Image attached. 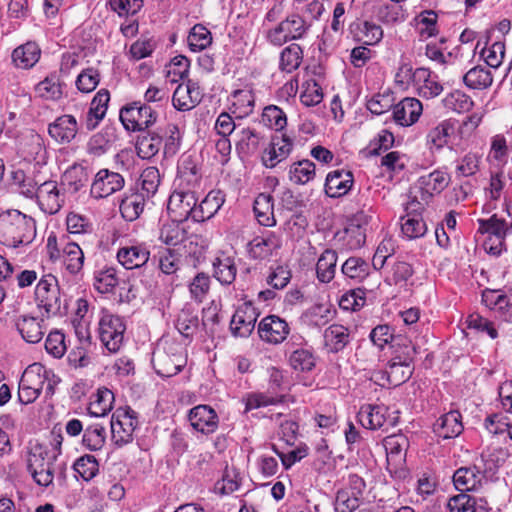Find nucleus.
<instances>
[{
  "label": "nucleus",
  "instance_id": "obj_28",
  "mask_svg": "<svg viewBox=\"0 0 512 512\" xmlns=\"http://www.w3.org/2000/svg\"><path fill=\"white\" fill-rule=\"evenodd\" d=\"M163 145V135L159 132L146 131L137 137L136 151L141 159L150 160L155 157Z\"/></svg>",
  "mask_w": 512,
  "mask_h": 512
},
{
  "label": "nucleus",
  "instance_id": "obj_53",
  "mask_svg": "<svg viewBox=\"0 0 512 512\" xmlns=\"http://www.w3.org/2000/svg\"><path fill=\"white\" fill-rule=\"evenodd\" d=\"M303 59V51L298 44H291L283 49L280 54L279 67L286 73L296 70Z\"/></svg>",
  "mask_w": 512,
  "mask_h": 512
},
{
  "label": "nucleus",
  "instance_id": "obj_26",
  "mask_svg": "<svg viewBox=\"0 0 512 512\" xmlns=\"http://www.w3.org/2000/svg\"><path fill=\"white\" fill-rule=\"evenodd\" d=\"M483 478L482 471L473 465L457 469L453 475V483L457 490L464 493L465 491L477 490Z\"/></svg>",
  "mask_w": 512,
  "mask_h": 512
},
{
  "label": "nucleus",
  "instance_id": "obj_19",
  "mask_svg": "<svg viewBox=\"0 0 512 512\" xmlns=\"http://www.w3.org/2000/svg\"><path fill=\"white\" fill-rule=\"evenodd\" d=\"M423 111L422 103L416 98L406 97L393 107L394 121L403 127L416 123Z\"/></svg>",
  "mask_w": 512,
  "mask_h": 512
},
{
  "label": "nucleus",
  "instance_id": "obj_40",
  "mask_svg": "<svg viewBox=\"0 0 512 512\" xmlns=\"http://www.w3.org/2000/svg\"><path fill=\"white\" fill-rule=\"evenodd\" d=\"M114 400L111 390L105 387L99 388L89 403V414L95 417L106 416L112 410Z\"/></svg>",
  "mask_w": 512,
  "mask_h": 512
},
{
  "label": "nucleus",
  "instance_id": "obj_22",
  "mask_svg": "<svg viewBox=\"0 0 512 512\" xmlns=\"http://www.w3.org/2000/svg\"><path fill=\"white\" fill-rule=\"evenodd\" d=\"M335 315L330 303H317L307 308L300 316V322L309 328H321L328 324Z\"/></svg>",
  "mask_w": 512,
  "mask_h": 512
},
{
  "label": "nucleus",
  "instance_id": "obj_17",
  "mask_svg": "<svg viewBox=\"0 0 512 512\" xmlns=\"http://www.w3.org/2000/svg\"><path fill=\"white\" fill-rule=\"evenodd\" d=\"M188 419L191 426L203 433L212 434L218 429L219 417L209 405H198L190 409Z\"/></svg>",
  "mask_w": 512,
  "mask_h": 512
},
{
  "label": "nucleus",
  "instance_id": "obj_29",
  "mask_svg": "<svg viewBox=\"0 0 512 512\" xmlns=\"http://www.w3.org/2000/svg\"><path fill=\"white\" fill-rule=\"evenodd\" d=\"M449 184V176L443 171L435 170L419 179L422 201H427L434 194L442 192Z\"/></svg>",
  "mask_w": 512,
  "mask_h": 512
},
{
  "label": "nucleus",
  "instance_id": "obj_11",
  "mask_svg": "<svg viewBox=\"0 0 512 512\" xmlns=\"http://www.w3.org/2000/svg\"><path fill=\"white\" fill-rule=\"evenodd\" d=\"M36 200L46 214H56L65 203V194L54 180H48L37 187Z\"/></svg>",
  "mask_w": 512,
  "mask_h": 512
},
{
  "label": "nucleus",
  "instance_id": "obj_39",
  "mask_svg": "<svg viewBox=\"0 0 512 512\" xmlns=\"http://www.w3.org/2000/svg\"><path fill=\"white\" fill-rule=\"evenodd\" d=\"M337 252L332 249H326L318 258L316 263V276L322 283H329L335 277Z\"/></svg>",
  "mask_w": 512,
  "mask_h": 512
},
{
  "label": "nucleus",
  "instance_id": "obj_42",
  "mask_svg": "<svg viewBox=\"0 0 512 512\" xmlns=\"http://www.w3.org/2000/svg\"><path fill=\"white\" fill-rule=\"evenodd\" d=\"M463 81L470 89L484 90L492 85L493 76L484 66L478 65L463 76Z\"/></svg>",
  "mask_w": 512,
  "mask_h": 512
},
{
  "label": "nucleus",
  "instance_id": "obj_37",
  "mask_svg": "<svg viewBox=\"0 0 512 512\" xmlns=\"http://www.w3.org/2000/svg\"><path fill=\"white\" fill-rule=\"evenodd\" d=\"M349 342V331L343 325H330L324 332L325 347L332 353L342 351Z\"/></svg>",
  "mask_w": 512,
  "mask_h": 512
},
{
  "label": "nucleus",
  "instance_id": "obj_56",
  "mask_svg": "<svg viewBox=\"0 0 512 512\" xmlns=\"http://www.w3.org/2000/svg\"><path fill=\"white\" fill-rule=\"evenodd\" d=\"M261 140L262 137L258 132L250 128H244L236 142L237 150L245 155L253 154L258 150Z\"/></svg>",
  "mask_w": 512,
  "mask_h": 512
},
{
  "label": "nucleus",
  "instance_id": "obj_41",
  "mask_svg": "<svg viewBox=\"0 0 512 512\" xmlns=\"http://www.w3.org/2000/svg\"><path fill=\"white\" fill-rule=\"evenodd\" d=\"M213 275L222 285H230L235 281L237 267L235 260L229 256L217 257L213 262Z\"/></svg>",
  "mask_w": 512,
  "mask_h": 512
},
{
  "label": "nucleus",
  "instance_id": "obj_35",
  "mask_svg": "<svg viewBox=\"0 0 512 512\" xmlns=\"http://www.w3.org/2000/svg\"><path fill=\"white\" fill-rule=\"evenodd\" d=\"M200 179L201 175L193 157L191 155L182 156L178 164L179 185L192 189L199 183Z\"/></svg>",
  "mask_w": 512,
  "mask_h": 512
},
{
  "label": "nucleus",
  "instance_id": "obj_2",
  "mask_svg": "<svg viewBox=\"0 0 512 512\" xmlns=\"http://www.w3.org/2000/svg\"><path fill=\"white\" fill-rule=\"evenodd\" d=\"M416 354V347L407 339L397 343L394 356L387 364L384 372L376 374L378 380H386L389 385L399 386L410 379L413 374V360Z\"/></svg>",
  "mask_w": 512,
  "mask_h": 512
},
{
  "label": "nucleus",
  "instance_id": "obj_44",
  "mask_svg": "<svg viewBox=\"0 0 512 512\" xmlns=\"http://www.w3.org/2000/svg\"><path fill=\"white\" fill-rule=\"evenodd\" d=\"M454 123L451 120H444L432 128L427 134V144L436 150L442 149L448 144L450 136L454 133Z\"/></svg>",
  "mask_w": 512,
  "mask_h": 512
},
{
  "label": "nucleus",
  "instance_id": "obj_34",
  "mask_svg": "<svg viewBox=\"0 0 512 512\" xmlns=\"http://www.w3.org/2000/svg\"><path fill=\"white\" fill-rule=\"evenodd\" d=\"M376 19L385 25H395L405 21L406 11L401 4L395 2L380 3L374 8Z\"/></svg>",
  "mask_w": 512,
  "mask_h": 512
},
{
  "label": "nucleus",
  "instance_id": "obj_51",
  "mask_svg": "<svg viewBox=\"0 0 512 512\" xmlns=\"http://www.w3.org/2000/svg\"><path fill=\"white\" fill-rule=\"evenodd\" d=\"M425 68L413 69L410 62L403 61L400 63L395 74V83L400 87H408L410 84L415 86L417 80H423Z\"/></svg>",
  "mask_w": 512,
  "mask_h": 512
},
{
  "label": "nucleus",
  "instance_id": "obj_21",
  "mask_svg": "<svg viewBox=\"0 0 512 512\" xmlns=\"http://www.w3.org/2000/svg\"><path fill=\"white\" fill-rule=\"evenodd\" d=\"M78 123L72 115H62L48 126L49 135L58 143H70L77 135Z\"/></svg>",
  "mask_w": 512,
  "mask_h": 512
},
{
  "label": "nucleus",
  "instance_id": "obj_5",
  "mask_svg": "<svg viewBox=\"0 0 512 512\" xmlns=\"http://www.w3.org/2000/svg\"><path fill=\"white\" fill-rule=\"evenodd\" d=\"M310 24L298 14H291L281 21L277 26L267 31L266 38L274 46L299 40L305 37L309 31Z\"/></svg>",
  "mask_w": 512,
  "mask_h": 512
},
{
  "label": "nucleus",
  "instance_id": "obj_52",
  "mask_svg": "<svg viewBox=\"0 0 512 512\" xmlns=\"http://www.w3.org/2000/svg\"><path fill=\"white\" fill-rule=\"evenodd\" d=\"M489 40L490 36L487 35L483 42L484 46L480 51V56L489 67L498 68L502 64L505 56V45L503 42L497 41L487 48L486 46Z\"/></svg>",
  "mask_w": 512,
  "mask_h": 512
},
{
  "label": "nucleus",
  "instance_id": "obj_9",
  "mask_svg": "<svg viewBox=\"0 0 512 512\" xmlns=\"http://www.w3.org/2000/svg\"><path fill=\"white\" fill-rule=\"evenodd\" d=\"M197 197L191 189L174 191L168 200L167 209L174 222L194 221Z\"/></svg>",
  "mask_w": 512,
  "mask_h": 512
},
{
  "label": "nucleus",
  "instance_id": "obj_18",
  "mask_svg": "<svg viewBox=\"0 0 512 512\" xmlns=\"http://www.w3.org/2000/svg\"><path fill=\"white\" fill-rule=\"evenodd\" d=\"M45 318L43 316L37 318L29 315H20L15 321V327L24 341L36 344L42 340L46 332Z\"/></svg>",
  "mask_w": 512,
  "mask_h": 512
},
{
  "label": "nucleus",
  "instance_id": "obj_3",
  "mask_svg": "<svg viewBox=\"0 0 512 512\" xmlns=\"http://www.w3.org/2000/svg\"><path fill=\"white\" fill-rule=\"evenodd\" d=\"M35 300L37 307L44 310L43 317L49 319L61 313V294L57 278L52 274L44 275L36 285Z\"/></svg>",
  "mask_w": 512,
  "mask_h": 512
},
{
  "label": "nucleus",
  "instance_id": "obj_27",
  "mask_svg": "<svg viewBox=\"0 0 512 512\" xmlns=\"http://www.w3.org/2000/svg\"><path fill=\"white\" fill-rule=\"evenodd\" d=\"M225 202L224 194L220 190L210 191L206 197L196 205L195 222H204L212 218Z\"/></svg>",
  "mask_w": 512,
  "mask_h": 512
},
{
  "label": "nucleus",
  "instance_id": "obj_48",
  "mask_svg": "<svg viewBox=\"0 0 512 512\" xmlns=\"http://www.w3.org/2000/svg\"><path fill=\"white\" fill-rule=\"evenodd\" d=\"M35 91L37 95L45 100H58L62 97V84L57 75L51 74L39 82Z\"/></svg>",
  "mask_w": 512,
  "mask_h": 512
},
{
  "label": "nucleus",
  "instance_id": "obj_30",
  "mask_svg": "<svg viewBox=\"0 0 512 512\" xmlns=\"http://www.w3.org/2000/svg\"><path fill=\"white\" fill-rule=\"evenodd\" d=\"M88 181V171L80 164H73L61 176V185L71 193H77L85 188Z\"/></svg>",
  "mask_w": 512,
  "mask_h": 512
},
{
  "label": "nucleus",
  "instance_id": "obj_46",
  "mask_svg": "<svg viewBox=\"0 0 512 512\" xmlns=\"http://www.w3.org/2000/svg\"><path fill=\"white\" fill-rule=\"evenodd\" d=\"M106 442V429L100 423L88 425L83 434L82 444L90 451H98Z\"/></svg>",
  "mask_w": 512,
  "mask_h": 512
},
{
  "label": "nucleus",
  "instance_id": "obj_20",
  "mask_svg": "<svg viewBox=\"0 0 512 512\" xmlns=\"http://www.w3.org/2000/svg\"><path fill=\"white\" fill-rule=\"evenodd\" d=\"M354 177L351 171L334 170L328 173L325 181V193L331 198L346 195L352 188Z\"/></svg>",
  "mask_w": 512,
  "mask_h": 512
},
{
  "label": "nucleus",
  "instance_id": "obj_13",
  "mask_svg": "<svg viewBox=\"0 0 512 512\" xmlns=\"http://www.w3.org/2000/svg\"><path fill=\"white\" fill-rule=\"evenodd\" d=\"M257 332L262 341L277 345L287 338L290 326L285 319L277 315H268L259 322Z\"/></svg>",
  "mask_w": 512,
  "mask_h": 512
},
{
  "label": "nucleus",
  "instance_id": "obj_25",
  "mask_svg": "<svg viewBox=\"0 0 512 512\" xmlns=\"http://www.w3.org/2000/svg\"><path fill=\"white\" fill-rule=\"evenodd\" d=\"M433 431L443 439L455 438L463 431L462 416L458 411H450L437 419Z\"/></svg>",
  "mask_w": 512,
  "mask_h": 512
},
{
  "label": "nucleus",
  "instance_id": "obj_43",
  "mask_svg": "<svg viewBox=\"0 0 512 512\" xmlns=\"http://www.w3.org/2000/svg\"><path fill=\"white\" fill-rule=\"evenodd\" d=\"M145 197L144 194L131 193L126 195L120 203V212L122 217L127 221H134L144 210Z\"/></svg>",
  "mask_w": 512,
  "mask_h": 512
},
{
  "label": "nucleus",
  "instance_id": "obj_64",
  "mask_svg": "<svg viewBox=\"0 0 512 512\" xmlns=\"http://www.w3.org/2000/svg\"><path fill=\"white\" fill-rule=\"evenodd\" d=\"M262 121L265 125L277 131L284 129L287 125L286 114L281 108L275 105H270L264 108Z\"/></svg>",
  "mask_w": 512,
  "mask_h": 512
},
{
  "label": "nucleus",
  "instance_id": "obj_33",
  "mask_svg": "<svg viewBox=\"0 0 512 512\" xmlns=\"http://www.w3.org/2000/svg\"><path fill=\"white\" fill-rule=\"evenodd\" d=\"M253 210L260 225L272 227L276 224L273 197L270 194L260 193L254 200Z\"/></svg>",
  "mask_w": 512,
  "mask_h": 512
},
{
  "label": "nucleus",
  "instance_id": "obj_1",
  "mask_svg": "<svg viewBox=\"0 0 512 512\" xmlns=\"http://www.w3.org/2000/svg\"><path fill=\"white\" fill-rule=\"evenodd\" d=\"M36 237V222L19 210L0 213V243L11 248L26 246Z\"/></svg>",
  "mask_w": 512,
  "mask_h": 512
},
{
  "label": "nucleus",
  "instance_id": "obj_38",
  "mask_svg": "<svg viewBox=\"0 0 512 512\" xmlns=\"http://www.w3.org/2000/svg\"><path fill=\"white\" fill-rule=\"evenodd\" d=\"M40 54V48L35 42H27L13 51L12 60L17 67L28 69L38 62Z\"/></svg>",
  "mask_w": 512,
  "mask_h": 512
},
{
  "label": "nucleus",
  "instance_id": "obj_12",
  "mask_svg": "<svg viewBox=\"0 0 512 512\" xmlns=\"http://www.w3.org/2000/svg\"><path fill=\"white\" fill-rule=\"evenodd\" d=\"M20 380L39 394L43 388H45L47 395L54 393V386L58 382L53 372L46 369V367L40 363L29 365L23 372Z\"/></svg>",
  "mask_w": 512,
  "mask_h": 512
},
{
  "label": "nucleus",
  "instance_id": "obj_6",
  "mask_svg": "<svg viewBox=\"0 0 512 512\" xmlns=\"http://www.w3.org/2000/svg\"><path fill=\"white\" fill-rule=\"evenodd\" d=\"M157 112L146 103L135 101L120 110V121L128 131H144L157 120Z\"/></svg>",
  "mask_w": 512,
  "mask_h": 512
},
{
  "label": "nucleus",
  "instance_id": "obj_4",
  "mask_svg": "<svg viewBox=\"0 0 512 512\" xmlns=\"http://www.w3.org/2000/svg\"><path fill=\"white\" fill-rule=\"evenodd\" d=\"M98 326L99 338L105 348L111 353L118 352L123 344L126 331L123 318L103 309Z\"/></svg>",
  "mask_w": 512,
  "mask_h": 512
},
{
  "label": "nucleus",
  "instance_id": "obj_16",
  "mask_svg": "<svg viewBox=\"0 0 512 512\" xmlns=\"http://www.w3.org/2000/svg\"><path fill=\"white\" fill-rule=\"evenodd\" d=\"M116 257L125 269H139L149 261L150 250L144 243H132L119 248Z\"/></svg>",
  "mask_w": 512,
  "mask_h": 512
},
{
  "label": "nucleus",
  "instance_id": "obj_8",
  "mask_svg": "<svg viewBox=\"0 0 512 512\" xmlns=\"http://www.w3.org/2000/svg\"><path fill=\"white\" fill-rule=\"evenodd\" d=\"M54 457H48V452L36 448L29 453L27 470L34 482L41 487H48L54 479Z\"/></svg>",
  "mask_w": 512,
  "mask_h": 512
},
{
  "label": "nucleus",
  "instance_id": "obj_49",
  "mask_svg": "<svg viewBox=\"0 0 512 512\" xmlns=\"http://www.w3.org/2000/svg\"><path fill=\"white\" fill-rule=\"evenodd\" d=\"M315 177V164L310 160L293 163L289 169V179L297 185H304Z\"/></svg>",
  "mask_w": 512,
  "mask_h": 512
},
{
  "label": "nucleus",
  "instance_id": "obj_58",
  "mask_svg": "<svg viewBox=\"0 0 512 512\" xmlns=\"http://www.w3.org/2000/svg\"><path fill=\"white\" fill-rule=\"evenodd\" d=\"M401 231L407 239H417L426 234L427 225L422 217H401Z\"/></svg>",
  "mask_w": 512,
  "mask_h": 512
},
{
  "label": "nucleus",
  "instance_id": "obj_62",
  "mask_svg": "<svg viewBox=\"0 0 512 512\" xmlns=\"http://www.w3.org/2000/svg\"><path fill=\"white\" fill-rule=\"evenodd\" d=\"M446 509L448 512H475L476 499L469 494L459 493L448 499Z\"/></svg>",
  "mask_w": 512,
  "mask_h": 512
},
{
  "label": "nucleus",
  "instance_id": "obj_31",
  "mask_svg": "<svg viewBox=\"0 0 512 512\" xmlns=\"http://www.w3.org/2000/svg\"><path fill=\"white\" fill-rule=\"evenodd\" d=\"M230 110L237 118H244L252 114L255 106V96L251 89H238L230 96Z\"/></svg>",
  "mask_w": 512,
  "mask_h": 512
},
{
  "label": "nucleus",
  "instance_id": "obj_32",
  "mask_svg": "<svg viewBox=\"0 0 512 512\" xmlns=\"http://www.w3.org/2000/svg\"><path fill=\"white\" fill-rule=\"evenodd\" d=\"M119 283L116 268L104 265L93 272V287L101 294L113 293Z\"/></svg>",
  "mask_w": 512,
  "mask_h": 512
},
{
  "label": "nucleus",
  "instance_id": "obj_55",
  "mask_svg": "<svg viewBox=\"0 0 512 512\" xmlns=\"http://www.w3.org/2000/svg\"><path fill=\"white\" fill-rule=\"evenodd\" d=\"M361 496L354 490L340 489L335 498L336 512H354L360 507Z\"/></svg>",
  "mask_w": 512,
  "mask_h": 512
},
{
  "label": "nucleus",
  "instance_id": "obj_57",
  "mask_svg": "<svg viewBox=\"0 0 512 512\" xmlns=\"http://www.w3.org/2000/svg\"><path fill=\"white\" fill-rule=\"evenodd\" d=\"M141 182V193L144 194V197H152L158 191L161 177L158 168L156 167H147L145 168L140 175Z\"/></svg>",
  "mask_w": 512,
  "mask_h": 512
},
{
  "label": "nucleus",
  "instance_id": "obj_50",
  "mask_svg": "<svg viewBox=\"0 0 512 512\" xmlns=\"http://www.w3.org/2000/svg\"><path fill=\"white\" fill-rule=\"evenodd\" d=\"M187 43L191 51H202L211 45L212 34L204 25L196 24L188 34Z\"/></svg>",
  "mask_w": 512,
  "mask_h": 512
},
{
  "label": "nucleus",
  "instance_id": "obj_36",
  "mask_svg": "<svg viewBox=\"0 0 512 512\" xmlns=\"http://www.w3.org/2000/svg\"><path fill=\"white\" fill-rule=\"evenodd\" d=\"M63 263L66 270L72 274H78L84 265V252L78 243L66 242L62 247Z\"/></svg>",
  "mask_w": 512,
  "mask_h": 512
},
{
  "label": "nucleus",
  "instance_id": "obj_63",
  "mask_svg": "<svg viewBox=\"0 0 512 512\" xmlns=\"http://www.w3.org/2000/svg\"><path fill=\"white\" fill-rule=\"evenodd\" d=\"M74 470L83 480L89 481L97 475L99 464L94 456L84 455L76 460Z\"/></svg>",
  "mask_w": 512,
  "mask_h": 512
},
{
  "label": "nucleus",
  "instance_id": "obj_7",
  "mask_svg": "<svg viewBox=\"0 0 512 512\" xmlns=\"http://www.w3.org/2000/svg\"><path fill=\"white\" fill-rule=\"evenodd\" d=\"M111 435L115 445L121 447L133 440V433L138 425L136 412L130 407L119 408L111 418Z\"/></svg>",
  "mask_w": 512,
  "mask_h": 512
},
{
  "label": "nucleus",
  "instance_id": "obj_23",
  "mask_svg": "<svg viewBox=\"0 0 512 512\" xmlns=\"http://www.w3.org/2000/svg\"><path fill=\"white\" fill-rule=\"evenodd\" d=\"M388 408L383 405H363L357 418L359 423L366 429L377 430L386 426Z\"/></svg>",
  "mask_w": 512,
  "mask_h": 512
},
{
  "label": "nucleus",
  "instance_id": "obj_60",
  "mask_svg": "<svg viewBox=\"0 0 512 512\" xmlns=\"http://www.w3.org/2000/svg\"><path fill=\"white\" fill-rule=\"evenodd\" d=\"M415 87L417 88L419 96L426 99L434 98L443 91V86L438 81L431 78V72L427 68H425L423 80H417Z\"/></svg>",
  "mask_w": 512,
  "mask_h": 512
},
{
  "label": "nucleus",
  "instance_id": "obj_14",
  "mask_svg": "<svg viewBox=\"0 0 512 512\" xmlns=\"http://www.w3.org/2000/svg\"><path fill=\"white\" fill-rule=\"evenodd\" d=\"M258 318L256 308L250 302L239 305L232 316L230 330L235 337L247 338L255 328Z\"/></svg>",
  "mask_w": 512,
  "mask_h": 512
},
{
  "label": "nucleus",
  "instance_id": "obj_15",
  "mask_svg": "<svg viewBox=\"0 0 512 512\" xmlns=\"http://www.w3.org/2000/svg\"><path fill=\"white\" fill-rule=\"evenodd\" d=\"M202 95L198 82L189 79L185 84L177 86L172 96V104L179 111H188L201 102Z\"/></svg>",
  "mask_w": 512,
  "mask_h": 512
},
{
  "label": "nucleus",
  "instance_id": "obj_47",
  "mask_svg": "<svg viewBox=\"0 0 512 512\" xmlns=\"http://www.w3.org/2000/svg\"><path fill=\"white\" fill-rule=\"evenodd\" d=\"M184 365L185 360L180 355L171 357L166 354H159L156 362H154L157 374L162 377H172L176 375L181 371Z\"/></svg>",
  "mask_w": 512,
  "mask_h": 512
},
{
  "label": "nucleus",
  "instance_id": "obj_54",
  "mask_svg": "<svg viewBox=\"0 0 512 512\" xmlns=\"http://www.w3.org/2000/svg\"><path fill=\"white\" fill-rule=\"evenodd\" d=\"M408 446L409 441L403 434L390 435L384 440V448L387 456L395 461L404 458Z\"/></svg>",
  "mask_w": 512,
  "mask_h": 512
},
{
  "label": "nucleus",
  "instance_id": "obj_45",
  "mask_svg": "<svg viewBox=\"0 0 512 512\" xmlns=\"http://www.w3.org/2000/svg\"><path fill=\"white\" fill-rule=\"evenodd\" d=\"M109 100L110 94L108 90L101 89L97 92L91 101L88 111V126L94 128L98 122L104 118L108 108Z\"/></svg>",
  "mask_w": 512,
  "mask_h": 512
},
{
  "label": "nucleus",
  "instance_id": "obj_10",
  "mask_svg": "<svg viewBox=\"0 0 512 512\" xmlns=\"http://www.w3.org/2000/svg\"><path fill=\"white\" fill-rule=\"evenodd\" d=\"M125 186L123 175L107 168L100 169L94 176L90 195L94 199H104L121 191Z\"/></svg>",
  "mask_w": 512,
  "mask_h": 512
},
{
  "label": "nucleus",
  "instance_id": "obj_24",
  "mask_svg": "<svg viewBox=\"0 0 512 512\" xmlns=\"http://www.w3.org/2000/svg\"><path fill=\"white\" fill-rule=\"evenodd\" d=\"M281 247V240L273 232L257 236L248 243L249 255L254 259H266Z\"/></svg>",
  "mask_w": 512,
  "mask_h": 512
},
{
  "label": "nucleus",
  "instance_id": "obj_59",
  "mask_svg": "<svg viewBox=\"0 0 512 512\" xmlns=\"http://www.w3.org/2000/svg\"><path fill=\"white\" fill-rule=\"evenodd\" d=\"M341 271L348 278L362 280L369 274V264L362 258L350 257L343 263Z\"/></svg>",
  "mask_w": 512,
  "mask_h": 512
},
{
  "label": "nucleus",
  "instance_id": "obj_61",
  "mask_svg": "<svg viewBox=\"0 0 512 512\" xmlns=\"http://www.w3.org/2000/svg\"><path fill=\"white\" fill-rule=\"evenodd\" d=\"M444 106L455 112H467L473 107V100L470 96L460 90H455L443 99Z\"/></svg>",
  "mask_w": 512,
  "mask_h": 512
}]
</instances>
